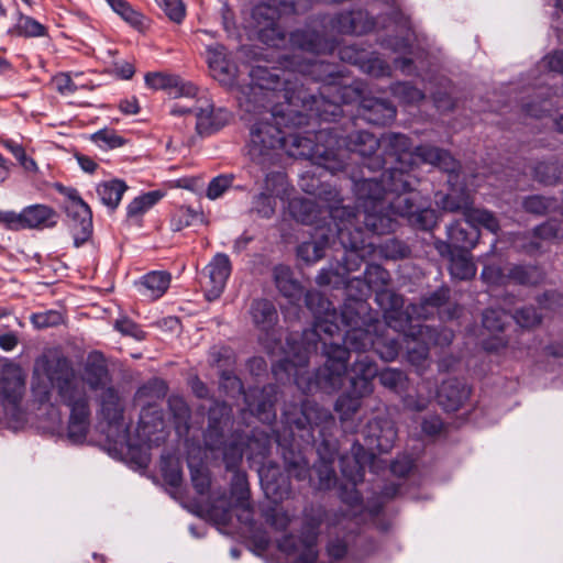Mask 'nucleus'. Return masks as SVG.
<instances>
[{"mask_svg":"<svg viewBox=\"0 0 563 563\" xmlns=\"http://www.w3.org/2000/svg\"><path fill=\"white\" fill-rule=\"evenodd\" d=\"M389 280L387 269L378 264H368L363 277H354L349 283L355 292L344 302L340 313L321 292H306V306L314 316L312 328L303 331L298 351L279 365L294 377L303 394L314 389L339 390L346 374L350 350H374L387 362L396 358L398 344L394 339L384 341L382 335L373 339L372 331L377 332L384 321L373 318L363 300L375 289L378 303V294L391 292L385 289Z\"/></svg>","mask_w":563,"mask_h":563,"instance_id":"obj_1","label":"nucleus"},{"mask_svg":"<svg viewBox=\"0 0 563 563\" xmlns=\"http://www.w3.org/2000/svg\"><path fill=\"white\" fill-rule=\"evenodd\" d=\"M250 89L254 96L260 92L267 103L276 101L269 108V118L256 122L251 128L249 154L252 159L264 164L279 151L295 158H324L333 155V148L314 143L313 132H299L305 114L292 109L295 86L290 78L280 79L277 69L256 65L250 69Z\"/></svg>","mask_w":563,"mask_h":563,"instance_id":"obj_2","label":"nucleus"},{"mask_svg":"<svg viewBox=\"0 0 563 563\" xmlns=\"http://www.w3.org/2000/svg\"><path fill=\"white\" fill-rule=\"evenodd\" d=\"M283 70L277 69L280 79L290 78L295 86L294 96L297 111L305 114L299 132L319 131L321 123L330 124L342 114V103H352L361 98L364 86L358 80H347L331 63L314 58L283 55Z\"/></svg>","mask_w":563,"mask_h":563,"instance_id":"obj_3","label":"nucleus"},{"mask_svg":"<svg viewBox=\"0 0 563 563\" xmlns=\"http://www.w3.org/2000/svg\"><path fill=\"white\" fill-rule=\"evenodd\" d=\"M379 148L383 150L386 164L391 166L382 173L376 181L387 191H410L416 188L419 179L411 172L420 163L429 164L443 172L453 173L459 162L445 150L432 145H420L411 151V141L401 133H385L380 137Z\"/></svg>","mask_w":563,"mask_h":563,"instance_id":"obj_4","label":"nucleus"},{"mask_svg":"<svg viewBox=\"0 0 563 563\" xmlns=\"http://www.w3.org/2000/svg\"><path fill=\"white\" fill-rule=\"evenodd\" d=\"M378 306L383 310V327L377 332L372 331L373 339L382 335L384 341L394 339L398 344V356L400 343L397 338L390 336L388 331L394 330L398 335H402L406 344L407 360L417 368H423L429 356L430 344L449 345L453 340V332L446 329L437 331L435 329L415 323L407 311H404V298L395 292H380L377 296Z\"/></svg>","mask_w":563,"mask_h":563,"instance_id":"obj_5","label":"nucleus"},{"mask_svg":"<svg viewBox=\"0 0 563 563\" xmlns=\"http://www.w3.org/2000/svg\"><path fill=\"white\" fill-rule=\"evenodd\" d=\"M232 408L225 402H216L208 412V427L203 433L206 446L211 451H221L227 470L239 467L243 454L249 459L265 457L271 445V437L254 429L245 435L234 429Z\"/></svg>","mask_w":563,"mask_h":563,"instance_id":"obj_6","label":"nucleus"},{"mask_svg":"<svg viewBox=\"0 0 563 563\" xmlns=\"http://www.w3.org/2000/svg\"><path fill=\"white\" fill-rule=\"evenodd\" d=\"M280 18L282 15L276 20V23L284 36H286L278 23ZM374 25V20L366 11L343 12L332 18L323 16L320 20L313 21L311 25L294 31L288 40L285 37L284 44L274 47L284 48L289 44L294 51L291 56L312 58L334 51L336 46L335 34L362 35L371 31Z\"/></svg>","mask_w":563,"mask_h":563,"instance_id":"obj_7","label":"nucleus"},{"mask_svg":"<svg viewBox=\"0 0 563 563\" xmlns=\"http://www.w3.org/2000/svg\"><path fill=\"white\" fill-rule=\"evenodd\" d=\"M354 191L357 200L356 209L341 206L340 192L329 185H322L317 192L319 199L327 203L322 209L333 220L335 231L339 230V224L343 220L350 218V214L339 212L342 210L353 214L355 224L363 223L367 230L377 235L388 234L394 228V220L388 214L377 212L378 208L383 209L382 200L386 189L376 181V178L363 177L354 181Z\"/></svg>","mask_w":563,"mask_h":563,"instance_id":"obj_8","label":"nucleus"},{"mask_svg":"<svg viewBox=\"0 0 563 563\" xmlns=\"http://www.w3.org/2000/svg\"><path fill=\"white\" fill-rule=\"evenodd\" d=\"M342 212V210L340 211ZM344 213V211H343ZM346 213V211H345ZM349 214V212H347ZM371 234L374 232L367 230L361 223H354L353 214L350 213V218L343 220L339 224V230L335 231V235L345 250V254L341 261L335 265L331 264L328 268H322L316 277V282L319 286H333L334 288L344 287L350 297L354 296V288L349 287V283L352 278L349 275L352 272L360 269L364 260L371 256L375 252V245L371 240Z\"/></svg>","mask_w":563,"mask_h":563,"instance_id":"obj_9","label":"nucleus"},{"mask_svg":"<svg viewBox=\"0 0 563 563\" xmlns=\"http://www.w3.org/2000/svg\"><path fill=\"white\" fill-rule=\"evenodd\" d=\"M313 139L314 143L333 148V155L313 159L314 164L322 165L328 169L342 167L341 152L343 150L358 154L363 158V166L369 172L379 170L386 165L385 158L376 154L380 145V139L367 131H354L343 136L338 133L335 126L327 125L319 131H314Z\"/></svg>","mask_w":563,"mask_h":563,"instance_id":"obj_10","label":"nucleus"},{"mask_svg":"<svg viewBox=\"0 0 563 563\" xmlns=\"http://www.w3.org/2000/svg\"><path fill=\"white\" fill-rule=\"evenodd\" d=\"M52 385L57 389L62 402L69 408L67 438L74 444H81L90 428L89 399L75 371L66 363L51 375Z\"/></svg>","mask_w":563,"mask_h":563,"instance_id":"obj_11","label":"nucleus"},{"mask_svg":"<svg viewBox=\"0 0 563 563\" xmlns=\"http://www.w3.org/2000/svg\"><path fill=\"white\" fill-rule=\"evenodd\" d=\"M358 356L351 366L350 389L342 394L334 405L341 421L351 419L361 408L362 399L374 390L373 379L378 374L376 363L368 356Z\"/></svg>","mask_w":563,"mask_h":563,"instance_id":"obj_12","label":"nucleus"},{"mask_svg":"<svg viewBox=\"0 0 563 563\" xmlns=\"http://www.w3.org/2000/svg\"><path fill=\"white\" fill-rule=\"evenodd\" d=\"M410 191H387L383 196V209H377L382 214H388L394 220V228L389 232H394L396 228L395 217L406 218L409 223L421 230H431L437 223L435 211L427 203L417 205V194L408 195Z\"/></svg>","mask_w":563,"mask_h":563,"instance_id":"obj_13","label":"nucleus"},{"mask_svg":"<svg viewBox=\"0 0 563 563\" xmlns=\"http://www.w3.org/2000/svg\"><path fill=\"white\" fill-rule=\"evenodd\" d=\"M220 387L227 394H243L247 410L258 420L265 423L272 422L276 418L274 405L277 400V387L266 385L263 388H250L243 390L241 379L231 371H223L220 376Z\"/></svg>","mask_w":563,"mask_h":563,"instance_id":"obj_14","label":"nucleus"},{"mask_svg":"<svg viewBox=\"0 0 563 563\" xmlns=\"http://www.w3.org/2000/svg\"><path fill=\"white\" fill-rule=\"evenodd\" d=\"M25 393V376L13 362H5L0 371V401L14 428L25 422L21 402Z\"/></svg>","mask_w":563,"mask_h":563,"instance_id":"obj_15","label":"nucleus"},{"mask_svg":"<svg viewBox=\"0 0 563 563\" xmlns=\"http://www.w3.org/2000/svg\"><path fill=\"white\" fill-rule=\"evenodd\" d=\"M58 218L53 207L35 203L24 207L20 212L2 211L0 224L11 231L45 230L55 228Z\"/></svg>","mask_w":563,"mask_h":563,"instance_id":"obj_16","label":"nucleus"},{"mask_svg":"<svg viewBox=\"0 0 563 563\" xmlns=\"http://www.w3.org/2000/svg\"><path fill=\"white\" fill-rule=\"evenodd\" d=\"M101 417L107 423L103 430L107 439L115 445H128L130 441L129 424L123 417V405L118 393L108 387L101 395Z\"/></svg>","mask_w":563,"mask_h":563,"instance_id":"obj_17","label":"nucleus"},{"mask_svg":"<svg viewBox=\"0 0 563 563\" xmlns=\"http://www.w3.org/2000/svg\"><path fill=\"white\" fill-rule=\"evenodd\" d=\"M206 54L211 76L219 84L228 88L240 86V69L222 44L206 45Z\"/></svg>","mask_w":563,"mask_h":563,"instance_id":"obj_18","label":"nucleus"},{"mask_svg":"<svg viewBox=\"0 0 563 563\" xmlns=\"http://www.w3.org/2000/svg\"><path fill=\"white\" fill-rule=\"evenodd\" d=\"M318 532L313 528L302 532L300 538L291 534L284 536L277 543L279 551L287 555H296L292 563H317L318 560Z\"/></svg>","mask_w":563,"mask_h":563,"instance_id":"obj_19","label":"nucleus"},{"mask_svg":"<svg viewBox=\"0 0 563 563\" xmlns=\"http://www.w3.org/2000/svg\"><path fill=\"white\" fill-rule=\"evenodd\" d=\"M196 131L200 136L216 133L230 120V112L224 108H216L208 98H199L194 106Z\"/></svg>","mask_w":563,"mask_h":563,"instance_id":"obj_20","label":"nucleus"},{"mask_svg":"<svg viewBox=\"0 0 563 563\" xmlns=\"http://www.w3.org/2000/svg\"><path fill=\"white\" fill-rule=\"evenodd\" d=\"M232 266L229 256L218 253L207 265V279L203 283L206 298L209 301L218 299L223 292L227 280L231 275Z\"/></svg>","mask_w":563,"mask_h":563,"instance_id":"obj_21","label":"nucleus"},{"mask_svg":"<svg viewBox=\"0 0 563 563\" xmlns=\"http://www.w3.org/2000/svg\"><path fill=\"white\" fill-rule=\"evenodd\" d=\"M65 212L69 220V229L76 247L85 244L92 234V212L84 200L74 205H65Z\"/></svg>","mask_w":563,"mask_h":563,"instance_id":"obj_22","label":"nucleus"},{"mask_svg":"<svg viewBox=\"0 0 563 563\" xmlns=\"http://www.w3.org/2000/svg\"><path fill=\"white\" fill-rule=\"evenodd\" d=\"M364 434L373 449L387 453L395 444L397 429L395 422L389 417H375L365 426Z\"/></svg>","mask_w":563,"mask_h":563,"instance_id":"obj_23","label":"nucleus"},{"mask_svg":"<svg viewBox=\"0 0 563 563\" xmlns=\"http://www.w3.org/2000/svg\"><path fill=\"white\" fill-rule=\"evenodd\" d=\"M145 84L154 90H164L173 98L195 97L197 87L180 78L178 75L168 73H147L145 75Z\"/></svg>","mask_w":563,"mask_h":563,"instance_id":"obj_24","label":"nucleus"},{"mask_svg":"<svg viewBox=\"0 0 563 563\" xmlns=\"http://www.w3.org/2000/svg\"><path fill=\"white\" fill-rule=\"evenodd\" d=\"M357 101H360L358 115L371 124L386 125L396 118V108L388 100L366 98L362 93Z\"/></svg>","mask_w":563,"mask_h":563,"instance_id":"obj_25","label":"nucleus"},{"mask_svg":"<svg viewBox=\"0 0 563 563\" xmlns=\"http://www.w3.org/2000/svg\"><path fill=\"white\" fill-rule=\"evenodd\" d=\"M460 168L461 165L459 164L455 172H446L449 174L448 183L451 186V190L449 194L442 196L438 203L443 210L450 212H462L466 218L467 211L473 208V198L465 187H461L460 189L455 188L459 183Z\"/></svg>","mask_w":563,"mask_h":563,"instance_id":"obj_26","label":"nucleus"},{"mask_svg":"<svg viewBox=\"0 0 563 563\" xmlns=\"http://www.w3.org/2000/svg\"><path fill=\"white\" fill-rule=\"evenodd\" d=\"M470 388L456 378L444 380L438 390V402L446 411L459 410L468 399Z\"/></svg>","mask_w":563,"mask_h":563,"instance_id":"obj_27","label":"nucleus"},{"mask_svg":"<svg viewBox=\"0 0 563 563\" xmlns=\"http://www.w3.org/2000/svg\"><path fill=\"white\" fill-rule=\"evenodd\" d=\"M288 208L291 217L302 224H318L320 220L328 217L322 207L308 198H292Z\"/></svg>","mask_w":563,"mask_h":563,"instance_id":"obj_28","label":"nucleus"},{"mask_svg":"<svg viewBox=\"0 0 563 563\" xmlns=\"http://www.w3.org/2000/svg\"><path fill=\"white\" fill-rule=\"evenodd\" d=\"M278 467L276 465L264 466L260 471L261 483L265 494L277 503L290 495L291 488L288 479L282 477L280 483L276 478Z\"/></svg>","mask_w":563,"mask_h":563,"instance_id":"obj_29","label":"nucleus"},{"mask_svg":"<svg viewBox=\"0 0 563 563\" xmlns=\"http://www.w3.org/2000/svg\"><path fill=\"white\" fill-rule=\"evenodd\" d=\"M464 228L459 221L448 227V239L459 252H470L479 240V230L468 224Z\"/></svg>","mask_w":563,"mask_h":563,"instance_id":"obj_30","label":"nucleus"},{"mask_svg":"<svg viewBox=\"0 0 563 563\" xmlns=\"http://www.w3.org/2000/svg\"><path fill=\"white\" fill-rule=\"evenodd\" d=\"M251 316L256 328L265 333L273 330L278 320L275 306L266 299H256L252 302Z\"/></svg>","mask_w":563,"mask_h":563,"instance_id":"obj_31","label":"nucleus"},{"mask_svg":"<svg viewBox=\"0 0 563 563\" xmlns=\"http://www.w3.org/2000/svg\"><path fill=\"white\" fill-rule=\"evenodd\" d=\"M353 466L351 470L346 466L345 459H342V473L343 475L352 483V487L350 489H342L340 497L343 503L350 505L351 507H361L362 506V497L355 485L363 479L364 473L363 467L358 464L356 460L352 461Z\"/></svg>","mask_w":563,"mask_h":563,"instance_id":"obj_32","label":"nucleus"},{"mask_svg":"<svg viewBox=\"0 0 563 563\" xmlns=\"http://www.w3.org/2000/svg\"><path fill=\"white\" fill-rule=\"evenodd\" d=\"M274 279L276 287L283 296L295 301L299 299L302 294L300 284L292 278L290 267L286 265H278L274 268Z\"/></svg>","mask_w":563,"mask_h":563,"instance_id":"obj_33","label":"nucleus"},{"mask_svg":"<svg viewBox=\"0 0 563 563\" xmlns=\"http://www.w3.org/2000/svg\"><path fill=\"white\" fill-rule=\"evenodd\" d=\"M126 189L128 186L123 180L111 179L100 183L96 190L102 205L113 211L120 205Z\"/></svg>","mask_w":563,"mask_h":563,"instance_id":"obj_34","label":"nucleus"},{"mask_svg":"<svg viewBox=\"0 0 563 563\" xmlns=\"http://www.w3.org/2000/svg\"><path fill=\"white\" fill-rule=\"evenodd\" d=\"M549 91V88H539L538 99L523 104V111L527 115L543 118L554 111V107L559 104L561 99L563 100V95L555 97L556 100H553L554 96H551Z\"/></svg>","mask_w":563,"mask_h":563,"instance_id":"obj_35","label":"nucleus"},{"mask_svg":"<svg viewBox=\"0 0 563 563\" xmlns=\"http://www.w3.org/2000/svg\"><path fill=\"white\" fill-rule=\"evenodd\" d=\"M283 457L285 470L289 476L297 481L310 478L309 463L299 451H295L292 448L284 449Z\"/></svg>","mask_w":563,"mask_h":563,"instance_id":"obj_36","label":"nucleus"},{"mask_svg":"<svg viewBox=\"0 0 563 563\" xmlns=\"http://www.w3.org/2000/svg\"><path fill=\"white\" fill-rule=\"evenodd\" d=\"M332 235L318 233L317 241L302 242L297 247V256L307 264H312L320 261L324 256V251L330 243Z\"/></svg>","mask_w":563,"mask_h":563,"instance_id":"obj_37","label":"nucleus"},{"mask_svg":"<svg viewBox=\"0 0 563 563\" xmlns=\"http://www.w3.org/2000/svg\"><path fill=\"white\" fill-rule=\"evenodd\" d=\"M449 271L455 279L470 280L475 277L477 268L470 252H457L450 258Z\"/></svg>","mask_w":563,"mask_h":563,"instance_id":"obj_38","label":"nucleus"},{"mask_svg":"<svg viewBox=\"0 0 563 563\" xmlns=\"http://www.w3.org/2000/svg\"><path fill=\"white\" fill-rule=\"evenodd\" d=\"M170 284V275L166 272H151L143 276L141 285L144 288V295L155 300L161 298Z\"/></svg>","mask_w":563,"mask_h":563,"instance_id":"obj_39","label":"nucleus"},{"mask_svg":"<svg viewBox=\"0 0 563 563\" xmlns=\"http://www.w3.org/2000/svg\"><path fill=\"white\" fill-rule=\"evenodd\" d=\"M109 372L101 360L89 357L85 371L84 380L92 390L103 389L109 382Z\"/></svg>","mask_w":563,"mask_h":563,"instance_id":"obj_40","label":"nucleus"},{"mask_svg":"<svg viewBox=\"0 0 563 563\" xmlns=\"http://www.w3.org/2000/svg\"><path fill=\"white\" fill-rule=\"evenodd\" d=\"M110 8L120 15L126 23L137 30L144 27L145 18L125 0H106Z\"/></svg>","mask_w":563,"mask_h":563,"instance_id":"obj_41","label":"nucleus"},{"mask_svg":"<svg viewBox=\"0 0 563 563\" xmlns=\"http://www.w3.org/2000/svg\"><path fill=\"white\" fill-rule=\"evenodd\" d=\"M163 198L158 190L148 191L134 198L126 208V214L130 218L140 217L155 206Z\"/></svg>","mask_w":563,"mask_h":563,"instance_id":"obj_42","label":"nucleus"},{"mask_svg":"<svg viewBox=\"0 0 563 563\" xmlns=\"http://www.w3.org/2000/svg\"><path fill=\"white\" fill-rule=\"evenodd\" d=\"M542 71L556 73L563 75V49L554 51L545 55L538 64ZM556 130L563 133V114L554 121Z\"/></svg>","mask_w":563,"mask_h":563,"instance_id":"obj_43","label":"nucleus"},{"mask_svg":"<svg viewBox=\"0 0 563 563\" xmlns=\"http://www.w3.org/2000/svg\"><path fill=\"white\" fill-rule=\"evenodd\" d=\"M168 407L174 417L176 428L188 431L190 420V408L183 397L172 396L168 399Z\"/></svg>","mask_w":563,"mask_h":563,"instance_id":"obj_44","label":"nucleus"},{"mask_svg":"<svg viewBox=\"0 0 563 563\" xmlns=\"http://www.w3.org/2000/svg\"><path fill=\"white\" fill-rule=\"evenodd\" d=\"M466 222L472 227L482 225L493 233L499 230V223L496 217L488 210L472 208L466 213Z\"/></svg>","mask_w":563,"mask_h":563,"instance_id":"obj_45","label":"nucleus"},{"mask_svg":"<svg viewBox=\"0 0 563 563\" xmlns=\"http://www.w3.org/2000/svg\"><path fill=\"white\" fill-rule=\"evenodd\" d=\"M313 467L319 478L317 488L320 490L330 489L336 481L332 455L329 459H321Z\"/></svg>","mask_w":563,"mask_h":563,"instance_id":"obj_46","label":"nucleus"},{"mask_svg":"<svg viewBox=\"0 0 563 563\" xmlns=\"http://www.w3.org/2000/svg\"><path fill=\"white\" fill-rule=\"evenodd\" d=\"M541 279L540 271L534 266H514L507 274V283L514 282L520 285H534Z\"/></svg>","mask_w":563,"mask_h":563,"instance_id":"obj_47","label":"nucleus"},{"mask_svg":"<svg viewBox=\"0 0 563 563\" xmlns=\"http://www.w3.org/2000/svg\"><path fill=\"white\" fill-rule=\"evenodd\" d=\"M287 176L283 172H273L266 175L264 180V191L275 198L284 199L288 194Z\"/></svg>","mask_w":563,"mask_h":563,"instance_id":"obj_48","label":"nucleus"},{"mask_svg":"<svg viewBox=\"0 0 563 563\" xmlns=\"http://www.w3.org/2000/svg\"><path fill=\"white\" fill-rule=\"evenodd\" d=\"M360 69L373 77L390 76L391 68L388 63L377 55H367L361 64Z\"/></svg>","mask_w":563,"mask_h":563,"instance_id":"obj_49","label":"nucleus"},{"mask_svg":"<svg viewBox=\"0 0 563 563\" xmlns=\"http://www.w3.org/2000/svg\"><path fill=\"white\" fill-rule=\"evenodd\" d=\"M15 27L18 34L25 37H40L47 34V30L42 23L27 15H21Z\"/></svg>","mask_w":563,"mask_h":563,"instance_id":"obj_50","label":"nucleus"},{"mask_svg":"<svg viewBox=\"0 0 563 563\" xmlns=\"http://www.w3.org/2000/svg\"><path fill=\"white\" fill-rule=\"evenodd\" d=\"M30 321L34 328L41 330L62 324L64 322V314L59 310L34 312L31 314Z\"/></svg>","mask_w":563,"mask_h":563,"instance_id":"obj_51","label":"nucleus"},{"mask_svg":"<svg viewBox=\"0 0 563 563\" xmlns=\"http://www.w3.org/2000/svg\"><path fill=\"white\" fill-rule=\"evenodd\" d=\"M276 199L268 192L262 191L253 198L252 211L261 218L269 219L275 213Z\"/></svg>","mask_w":563,"mask_h":563,"instance_id":"obj_52","label":"nucleus"},{"mask_svg":"<svg viewBox=\"0 0 563 563\" xmlns=\"http://www.w3.org/2000/svg\"><path fill=\"white\" fill-rule=\"evenodd\" d=\"M200 213L190 207L181 206L173 213L170 225L173 231H180L184 228L190 227L200 218Z\"/></svg>","mask_w":563,"mask_h":563,"instance_id":"obj_53","label":"nucleus"},{"mask_svg":"<svg viewBox=\"0 0 563 563\" xmlns=\"http://www.w3.org/2000/svg\"><path fill=\"white\" fill-rule=\"evenodd\" d=\"M559 230L554 222H545L533 229V238L540 241H532L528 247V252L532 253L541 249V242L550 241L558 236Z\"/></svg>","mask_w":563,"mask_h":563,"instance_id":"obj_54","label":"nucleus"},{"mask_svg":"<svg viewBox=\"0 0 563 563\" xmlns=\"http://www.w3.org/2000/svg\"><path fill=\"white\" fill-rule=\"evenodd\" d=\"M234 472L231 490L232 493H239V505L246 511H251V505L249 501V485L246 475L238 470H232Z\"/></svg>","mask_w":563,"mask_h":563,"instance_id":"obj_55","label":"nucleus"},{"mask_svg":"<svg viewBox=\"0 0 563 563\" xmlns=\"http://www.w3.org/2000/svg\"><path fill=\"white\" fill-rule=\"evenodd\" d=\"M393 95L404 103H416L424 98V95L418 88L408 82H396L391 86Z\"/></svg>","mask_w":563,"mask_h":563,"instance_id":"obj_56","label":"nucleus"},{"mask_svg":"<svg viewBox=\"0 0 563 563\" xmlns=\"http://www.w3.org/2000/svg\"><path fill=\"white\" fill-rule=\"evenodd\" d=\"M378 377L384 387L396 393L400 391L407 383L405 373L396 368H386L379 373Z\"/></svg>","mask_w":563,"mask_h":563,"instance_id":"obj_57","label":"nucleus"},{"mask_svg":"<svg viewBox=\"0 0 563 563\" xmlns=\"http://www.w3.org/2000/svg\"><path fill=\"white\" fill-rule=\"evenodd\" d=\"M3 145L11 152V154L16 158V161L26 172L35 173L37 170L35 161L26 155L25 150L21 144L13 140H5Z\"/></svg>","mask_w":563,"mask_h":563,"instance_id":"obj_58","label":"nucleus"},{"mask_svg":"<svg viewBox=\"0 0 563 563\" xmlns=\"http://www.w3.org/2000/svg\"><path fill=\"white\" fill-rule=\"evenodd\" d=\"M233 180L234 176L231 174L212 178L208 184L206 196L211 200L220 198L232 186Z\"/></svg>","mask_w":563,"mask_h":563,"instance_id":"obj_59","label":"nucleus"},{"mask_svg":"<svg viewBox=\"0 0 563 563\" xmlns=\"http://www.w3.org/2000/svg\"><path fill=\"white\" fill-rule=\"evenodd\" d=\"M523 208L534 214H543L555 208V201L542 196H531L525 199Z\"/></svg>","mask_w":563,"mask_h":563,"instance_id":"obj_60","label":"nucleus"},{"mask_svg":"<svg viewBox=\"0 0 563 563\" xmlns=\"http://www.w3.org/2000/svg\"><path fill=\"white\" fill-rule=\"evenodd\" d=\"M92 140L99 146H104L107 148H118L125 144V140L121 135L109 129L97 131L92 135Z\"/></svg>","mask_w":563,"mask_h":563,"instance_id":"obj_61","label":"nucleus"},{"mask_svg":"<svg viewBox=\"0 0 563 563\" xmlns=\"http://www.w3.org/2000/svg\"><path fill=\"white\" fill-rule=\"evenodd\" d=\"M506 313L498 309H486L483 312V327L489 332H501L505 327Z\"/></svg>","mask_w":563,"mask_h":563,"instance_id":"obj_62","label":"nucleus"},{"mask_svg":"<svg viewBox=\"0 0 563 563\" xmlns=\"http://www.w3.org/2000/svg\"><path fill=\"white\" fill-rule=\"evenodd\" d=\"M166 15L179 23L185 16V5L181 0H155Z\"/></svg>","mask_w":563,"mask_h":563,"instance_id":"obj_63","label":"nucleus"},{"mask_svg":"<svg viewBox=\"0 0 563 563\" xmlns=\"http://www.w3.org/2000/svg\"><path fill=\"white\" fill-rule=\"evenodd\" d=\"M482 280L489 286H503L507 284V274L499 266L486 265L481 273Z\"/></svg>","mask_w":563,"mask_h":563,"instance_id":"obj_64","label":"nucleus"}]
</instances>
